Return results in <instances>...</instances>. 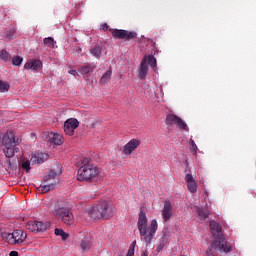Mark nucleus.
Here are the masks:
<instances>
[{"instance_id":"obj_30","label":"nucleus","mask_w":256,"mask_h":256,"mask_svg":"<svg viewBox=\"0 0 256 256\" xmlns=\"http://www.w3.org/2000/svg\"><path fill=\"white\" fill-rule=\"evenodd\" d=\"M44 45L50 49H53V47H55V40L52 37L45 38Z\"/></svg>"},{"instance_id":"obj_27","label":"nucleus","mask_w":256,"mask_h":256,"mask_svg":"<svg viewBox=\"0 0 256 256\" xmlns=\"http://www.w3.org/2000/svg\"><path fill=\"white\" fill-rule=\"evenodd\" d=\"M0 59L2 61H5V63H7V61H11V54H9L7 50H2L0 51Z\"/></svg>"},{"instance_id":"obj_40","label":"nucleus","mask_w":256,"mask_h":256,"mask_svg":"<svg viewBox=\"0 0 256 256\" xmlns=\"http://www.w3.org/2000/svg\"><path fill=\"white\" fill-rule=\"evenodd\" d=\"M159 249H163V247H165V244H163V243H161V244H159Z\"/></svg>"},{"instance_id":"obj_21","label":"nucleus","mask_w":256,"mask_h":256,"mask_svg":"<svg viewBox=\"0 0 256 256\" xmlns=\"http://www.w3.org/2000/svg\"><path fill=\"white\" fill-rule=\"evenodd\" d=\"M4 155L8 158L11 159V157H14L15 151H17V148L15 146H4Z\"/></svg>"},{"instance_id":"obj_16","label":"nucleus","mask_w":256,"mask_h":256,"mask_svg":"<svg viewBox=\"0 0 256 256\" xmlns=\"http://www.w3.org/2000/svg\"><path fill=\"white\" fill-rule=\"evenodd\" d=\"M139 145H141V141H139L137 139L130 140L124 146V149H123L124 155H131V153H133V151H135V149H137V147H139Z\"/></svg>"},{"instance_id":"obj_12","label":"nucleus","mask_w":256,"mask_h":256,"mask_svg":"<svg viewBox=\"0 0 256 256\" xmlns=\"http://www.w3.org/2000/svg\"><path fill=\"white\" fill-rule=\"evenodd\" d=\"M2 143L4 147H17L21 143V138L15 137V132L8 131L3 136Z\"/></svg>"},{"instance_id":"obj_1","label":"nucleus","mask_w":256,"mask_h":256,"mask_svg":"<svg viewBox=\"0 0 256 256\" xmlns=\"http://www.w3.org/2000/svg\"><path fill=\"white\" fill-rule=\"evenodd\" d=\"M77 180L86 183H97L101 179V168L91 162V158L80 159Z\"/></svg>"},{"instance_id":"obj_20","label":"nucleus","mask_w":256,"mask_h":256,"mask_svg":"<svg viewBox=\"0 0 256 256\" xmlns=\"http://www.w3.org/2000/svg\"><path fill=\"white\" fill-rule=\"evenodd\" d=\"M185 180L187 183V189L190 193H197V182L195 181L193 174H186Z\"/></svg>"},{"instance_id":"obj_6","label":"nucleus","mask_w":256,"mask_h":256,"mask_svg":"<svg viewBox=\"0 0 256 256\" xmlns=\"http://www.w3.org/2000/svg\"><path fill=\"white\" fill-rule=\"evenodd\" d=\"M61 174V172H55V171H50L48 175H46L45 179H44V185L41 184L39 189L42 193H49V191H53V189H55V187L58 185L59 183V175Z\"/></svg>"},{"instance_id":"obj_9","label":"nucleus","mask_w":256,"mask_h":256,"mask_svg":"<svg viewBox=\"0 0 256 256\" xmlns=\"http://www.w3.org/2000/svg\"><path fill=\"white\" fill-rule=\"evenodd\" d=\"M98 205L100 207V215L102 219H104V221H107L111 219V217H114L115 207L113 206V204L107 201H104V202L98 203Z\"/></svg>"},{"instance_id":"obj_14","label":"nucleus","mask_w":256,"mask_h":256,"mask_svg":"<svg viewBox=\"0 0 256 256\" xmlns=\"http://www.w3.org/2000/svg\"><path fill=\"white\" fill-rule=\"evenodd\" d=\"M43 139L47 143H52L53 145H63V136L57 133H44Z\"/></svg>"},{"instance_id":"obj_19","label":"nucleus","mask_w":256,"mask_h":256,"mask_svg":"<svg viewBox=\"0 0 256 256\" xmlns=\"http://www.w3.org/2000/svg\"><path fill=\"white\" fill-rule=\"evenodd\" d=\"M162 217L165 223H167V221H169V219L173 217V206L171 205V202L169 201L165 202L164 208L162 210Z\"/></svg>"},{"instance_id":"obj_8","label":"nucleus","mask_w":256,"mask_h":256,"mask_svg":"<svg viewBox=\"0 0 256 256\" xmlns=\"http://www.w3.org/2000/svg\"><path fill=\"white\" fill-rule=\"evenodd\" d=\"M51 227V223L31 220L26 223V229L32 233H43Z\"/></svg>"},{"instance_id":"obj_4","label":"nucleus","mask_w":256,"mask_h":256,"mask_svg":"<svg viewBox=\"0 0 256 256\" xmlns=\"http://www.w3.org/2000/svg\"><path fill=\"white\" fill-rule=\"evenodd\" d=\"M53 215L56 219H61L65 225H73L75 223V217L69 207L63 206V204H57L53 210Z\"/></svg>"},{"instance_id":"obj_2","label":"nucleus","mask_w":256,"mask_h":256,"mask_svg":"<svg viewBox=\"0 0 256 256\" xmlns=\"http://www.w3.org/2000/svg\"><path fill=\"white\" fill-rule=\"evenodd\" d=\"M148 223L149 219L147 218V213H145V210L141 208L138 215L137 227L140 233V239L146 243V245H150L153 241V237H155V233H157V229H159L157 220L153 219L147 227Z\"/></svg>"},{"instance_id":"obj_35","label":"nucleus","mask_w":256,"mask_h":256,"mask_svg":"<svg viewBox=\"0 0 256 256\" xmlns=\"http://www.w3.org/2000/svg\"><path fill=\"white\" fill-rule=\"evenodd\" d=\"M14 36H15V30L6 31V39H13Z\"/></svg>"},{"instance_id":"obj_38","label":"nucleus","mask_w":256,"mask_h":256,"mask_svg":"<svg viewBox=\"0 0 256 256\" xmlns=\"http://www.w3.org/2000/svg\"><path fill=\"white\" fill-rule=\"evenodd\" d=\"M69 74L74 75L75 77V75H77V70H69Z\"/></svg>"},{"instance_id":"obj_22","label":"nucleus","mask_w":256,"mask_h":256,"mask_svg":"<svg viewBox=\"0 0 256 256\" xmlns=\"http://www.w3.org/2000/svg\"><path fill=\"white\" fill-rule=\"evenodd\" d=\"M198 217L201 221H205L209 217V209L207 208H198L197 209Z\"/></svg>"},{"instance_id":"obj_39","label":"nucleus","mask_w":256,"mask_h":256,"mask_svg":"<svg viewBox=\"0 0 256 256\" xmlns=\"http://www.w3.org/2000/svg\"><path fill=\"white\" fill-rule=\"evenodd\" d=\"M141 256H149V252H147V250H145V251L141 254Z\"/></svg>"},{"instance_id":"obj_7","label":"nucleus","mask_w":256,"mask_h":256,"mask_svg":"<svg viewBox=\"0 0 256 256\" xmlns=\"http://www.w3.org/2000/svg\"><path fill=\"white\" fill-rule=\"evenodd\" d=\"M2 238H4L9 245H21L27 239V233L23 230H15L13 233H2Z\"/></svg>"},{"instance_id":"obj_24","label":"nucleus","mask_w":256,"mask_h":256,"mask_svg":"<svg viewBox=\"0 0 256 256\" xmlns=\"http://www.w3.org/2000/svg\"><path fill=\"white\" fill-rule=\"evenodd\" d=\"M90 53L91 55H93V57H96V59H99V57H101V53H103V50L101 46H95L90 50Z\"/></svg>"},{"instance_id":"obj_18","label":"nucleus","mask_w":256,"mask_h":256,"mask_svg":"<svg viewBox=\"0 0 256 256\" xmlns=\"http://www.w3.org/2000/svg\"><path fill=\"white\" fill-rule=\"evenodd\" d=\"M48 159H49V154L38 153V154H34L31 157L30 163H32V165H41V163H45V161H47Z\"/></svg>"},{"instance_id":"obj_15","label":"nucleus","mask_w":256,"mask_h":256,"mask_svg":"<svg viewBox=\"0 0 256 256\" xmlns=\"http://www.w3.org/2000/svg\"><path fill=\"white\" fill-rule=\"evenodd\" d=\"M86 213L88 216H90L91 219H94V220L102 219L99 203L89 207L86 210Z\"/></svg>"},{"instance_id":"obj_32","label":"nucleus","mask_w":256,"mask_h":256,"mask_svg":"<svg viewBox=\"0 0 256 256\" xmlns=\"http://www.w3.org/2000/svg\"><path fill=\"white\" fill-rule=\"evenodd\" d=\"M21 167L24 169V171H26V173H29V171H31V162L22 161Z\"/></svg>"},{"instance_id":"obj_13","label":"nucleus","mask_w":256,"mask_h":256,"mask_svg":"<svg viewBox=\"0 0 256 256\" xmlns=\"http://www.w3.org/2000/svg\"><path fill=\"white\" fill-rule=\"evenodd\" d=\"M79 127V120L76 118H70L64 123V132L70 137L75 135V129Z\"/></svg>"},{"instance_id":"obj_37","label":"nucleus","mask_w":256,"mask_h":256,"mask_svg":"<svg viewBox=\"0 0 256 256\" xmlns=\"http://www.w3.org/2000/svg\"><path fill=\"white\" fill-rule=\"evenodd\" d=\"M9 256H19V252H17V251H11V252L9 253Z\"/></svg>"},{"instance_id":"obj_29","label":"nucleus","mask_w":256,"mask_h":256,"mask_svg":"<svg viewBox=\"0 0 256 256\" xmlns=\"http://www.w3.org/2000/svg\"><path fill=\"white\" fill-rule=\"evenodd\" d=\"M112 71L108 70L106 73L103 74V76L101 77L100 83L105 84L107 83V81H109V79H111V75H112Z\"/></svg>"},{"instance_id":"obj_31","label":"nucleus","mask_w":256,"mask_h":256,"mask_svg":"<svg viewBox=\"0 0 256 256\" xmlns=\"http://www.w3.org/2000/svg\"><path fill=\"white\" fill-rule=\"evenodd\" d=\"M22 63H23V57L21 56H15L12 59V65H14L15 67H20Z\"/></svg>"},{"instance_id":"obj_11","label":"nucleus","mask_w":256,"mask_h":256,"mask_svg":"<svg viewBox=\"0 0 256 256\" xmlns=\"http://www.w3.org/2000/svg\"><path fill=\"white\" fill-rule=\"evenodd\" d=\"M166 125H176V127H179L182 131H189L187 123L175 114H168L166 116Z\"/></svg>"},{"instance_id":"obj_36","label":"nucleus","mask_w":256,"mask_h":256,"mask_svg":"<svg viewBox=\"0 0 256 256\" xmlns=\"http://www.w3.org/2000/svg\"><path fill=\"white\" fill-rule=\"evenodd\" d=\"M109 29V25L107 24V23H104L103 25H102V30L103 31H107Z\"/></svg>"},{"instance_id":"obj_3","label":"nucleus","mask_w":256,"mask_h":256,"mask_svg":"<svg viewBox=\"0 0 256 256\" xmlns=\"http://www.w3.org/2000/svg\"><path fill=\"white\" fill-rule=\"evenodd\" d=\"M210 230L215 239L212 243L213 247L215 249H220V251H223L224 253H230L233 247L225 240V236L223 235L219 223L214 220L210 221Z\"/></svg>"},{"instance_id":"obj_5","label":"nucleus","mask_w":256,"mask_h":256,"mask_svg":"<svg viewBox=\"0 0 256 256\" xmlns=\"http://www.w3.org/2000/svg\"><path fill=\"white\" fill-rule=\"evenodd\" d=\"M153 69V71H157V59L153 55H146L143 57L141 64H140V69H139V74L138 77L139 79H145L147 77V73L149 71V66Z\"/></svg>"},{"instance_id":"obj_28","label":"nucleus","mask_w":256,"mask_h":256,"mask_svg":"<svg viewBox=\"0 0 256 256\" xmlns=\"http://www.w3.org/2000/svg\"><path fill=\"white\" fill-rule=\"evenodd\" d=\"M10 87L11 86L7 82L0 80V93H7Z\"/></svg>"},{"instance_id":"obj_23","label":"nucleus","mask_w":256,"mask_h":256,"mask_svg":"<svg viewBox=\"0 0 256 256\" xmlns=\"http://www.w3.org/2000/svg\"><path fill=\"white\" fill-rule=\"evenodd\" d=\"M80 247L82 251H89V249L93 247V242L89 239H84L82 240Z\"/></svg>"},{"instance_id":"obj_10","label":"nucleus","mask_w":256,"mask_h":256,"mask_svg":"<svg viewBox=\"0 0 256 256\" xmlns=\"http://www.w3.org/2000/svg\"><path fill=\"white\" fill-rule=\"evenodd\" d=\"M110 33L115 39H125V41H131V39H137V32H131L127 30L110 29Z\"/></svg>"},{"instance_id":"obj_34","label":"nucleus","mask_w":256,"mask_h":256,"mask_svg":"<svg viewBox=\"0 0 256 256\" xmlns=\"http://www.w3.org/2000/svg\"><path fill=\"white\" fill-rule=\"evenodd\" d=\"M190 150L193 151L194 155H197V144H195V140L190 139Z\"/></svg>"},{"instance_id":"obj_25","label":"nucleus","mask_w":256,"mask_h":256,"mask_svg":"<svg viewBox=\"0 0 256 256\" xmlns=\"http://www.w3.org/2000/svg\"><path fill=\"white\" fill-rule=\"evenodd\" d=\"M93 69H95V65L93 64H89L87 66H84L80 69V73L82 75H87L89 73H93Z\"/></svg>"},{"instance_id":"obj_33","label":"nucleus","mask_w":256,"mask_h":256,"mask_svg":"<svg viewBox=\"0 0 256 256\" xmlns=\"http://www.w3.org/2000/svg\"><path fill=\"white\" fill-rule=\"evenodd\" d=\"M137 244V241H134L132 244H131V246H130V248H129V250H128V253H127V255L126 256H135V245Z\"/></svg>"},{"instance_id":"obj_17","label":"nucleus","mask_w":256,"mask_h":256,"mask_svg":"<svg viewBox=\"0 0 256 256\" xmlns=\"http://www.w3.org/2000/svg\"><path fill=\"white\" fill-rule=\"evenodd\" d=\"M41 67H43V62L41 60L32 59L25 63L24 69H28L31 71H40Z\"/></svg>"},{"instance_id":"obj_26","label":"nucleus","mask_w":256,"mask_h":256,"mask_svg":"<svg viewBox=\"0 0 256 256\" xmlns=\"http://www.w3.org/2000/svg\"><path fill=\"white\" fill-rule=\"evenodd\" d=\"M54 233L55 235L62 237V241H67V239H69V234L63 231V229L56 228Z\"/></svg>"}]
</instances>
